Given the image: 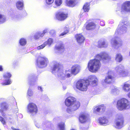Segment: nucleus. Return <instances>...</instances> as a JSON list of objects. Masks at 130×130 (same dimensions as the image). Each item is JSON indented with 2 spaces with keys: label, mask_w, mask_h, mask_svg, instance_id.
Here are the masks:
<instances>
[{
  "label": "nucleus",
  "mask_w": 130,
  "mask_h": 130,
  "mask_svg": "<svg viewBox=\"0 0 130 130\" xmlns=\"http://www.w3.org/2000/svg\"><path fill=\"white\" fill-rule=\"evenodd\" d=\"M110 58L107 53L102 52L96 55L95 58L90 60L88 63L87 68L89 71L91 72L96 73L100 69L101 66L100 60H107Z\"/></svg>",
  "instance_id": "obj_1"
},
{
  "label": "nucleus",
  "mask_w": 130,
  "mask_h": 130,
  "mask_svg": "<svg viewBox=\"0 0 130 130\" xmlns=\"http://www.w3.org/2000/svg\"><path fill=\"white\" fill-rule=\"evenodd\" d=\"M61 65L58 62H55L52 69V72L57 75L61 80H64L66 78H69L72 76V74L71 69L66 70L63 71L61 68Z\"/></svg>",
  "instance_id": "obj_2"
},
{
  "label": "nucleus",
  "mask_w": 130,
  "mask_h": 130,
  "mask_svg": "<svg viewBox=\"0 0 130 130\" xmlns=\"http://www.w3.org/2000/svg\"><path fill=\"white\" fill-rule=\"evenodd\" d=\"M66 105L68 106L67 111L68 112L70 113L74 111L79 107L80 103L76 101V99L73 97L69 96L65 101Z\"/></svg>",
  "instance_id": "obj_3"
},
{
  "label": "nucleus",
  "mask_w": 130,
  "mask_h": 130,
  "mask_svg": "<svg viewBox=\"0 0 130 130\" xmlns=\"http://www.w3.org/2000/svg\"><path fill=\"white\" fill-rule=\"evenodd\" d=\"M117 107L120 110L128 109L130 108V102L127 99L122 98L118 101Z\"/></svg>",
  "instance_id": "obj_4"
},
{
  "label": "nucleus",
  "mask_w": 130,
  "mask_h": 130,
  "mask_svg": "<svg viewBox=\"0 0 130 130\" xmlns=\"http://www.w3.org/2000/svg\"><path fill=\"white\" fill-rule=\"evenodd\" d=\"M129 26V23L127 21H123L122 22L119 24V28L117 29L115 34L120 35L126 32L127 28Z\"/></svg>",
  "instance_id": "obj_5"
},
{
  "label": "nucleus",
  "mask_w": 130,
  "mask_h": 130,
  "mask_svg": "<svg viewBox=\"0 0 130 130\" xmlns=\"http://www.w3.org/2000/svg\"><path fill=\"white\" fill-rule=\"evenodd\" d=\"M89 85V83L88 80L86 81L80 80L77 82L76 86L77 89L80 91H85L87 90Z\"/></svg>",
  "instance_id": "obj_6"
},
{
  "label": "nucleus",
  "mask_w": 130,
  "mask_h": 130,
  "mask_svg": "<svg viewBox=\"0 0 130 130\" xmlns=\"http://www.w3.org/2000/svg\"><path fill=\"white\" fill-rule=\"evenodd\" d=\"M113 73L111 70H109L108 73V75L105 77L104 79L101 81V83L103 85L106 84H109L111 83L113 80L114 77L113 76Z\"/></svg>",
  "instance_id": "obj_7"
},
{
  "label": "nucleus",
  "mask_w": 130,
  "mask_h": 130,
  "mask_svg": "<svg viewBox=\"0 0 130 130\" xmlns=\"http://www.w3.org/2000/svg\"><path fill=\"white\" fill-rule=\"evenodd\" d=\"M37 62L39 67L42 68L47 66L48 61L47 58L45 57L39 56L38 58Z\"/></svg>",
  "instance_id": "obj_8"
},
{
  "label": "nucleus",
  "mask_w": 130,
  "mask_h": 130,
  "mask_svg": "<svg viewBox=\"0 0 130 130\" xmlns=\"http://www.w3.org/2000/svg\"><path fill=\"white\" fill-rule=\"evenodd\" d=\"M27 112L31 114H35L38 111V108L36 104L33 103H29L27 107Z\"/></svg>",
  "instance_id": "obj_9"
},
{
  "label": "nucleus",
  "mask_w": 130,
  "mask_h": 130,
  "mask_svg": "<svg viewBox=\"0 0 130 130\" xmlns=\"http://www.w3.org/2000/svg\"><path fill=\"white\" fill-rule=\"evenodd\" d=\"M114 126L117 129L121 128L123 126V119L122 115L117 116Z\"/></svg>",
  "instance_id": "obj_10"
},
{
  "label": "nucleus",
  "mask_w": 130,
  "mask_h": 130,
  "mask_svg": "<svg viewBox=\"0 0 130 130\" xmlns=\"http://www.w3.org/2000/svg\"><path fill=\"white\" fill-rule=\"evenodd\" d=\"M11 75L10 73H5L3 75V77L4 79V82L2 83L3 85H9L11 84L12 82L10 78Z\"/></svg>",
  "instance_id": "obj_11"
},
{
  "label": "nucleus",
  "mask_w": 130,
  "mask_h": 130,
  "mask_svg": "<svg viewBox=\"0 0 130 130\" xmlns=\"http://www.w3.org/2000/svg\"><path fill=\"white\" fill-rule=\"evenodd\" d=\"M118 39L117 37H115L114 38L112 39L111 41L112 46L116 48L121 46L122 44V41L120 40H117Z\"/></svg>",
  "instance_id": "obj_12"
},
{
  "label": "nucleus",
  "mask_w": 130,
  "mask_h": 130,
  "mask_svg": "<svg viewBox=\"0 0 130 130\" xmlns=\"http://www.w3.org/2000/svg\"><path fill=\"white\" fill-rule=\"evenodd\" d=\"M43 129L44 130H53L54 129L53 125L51 122L48 121L43 122Z\"/></svg>",
  "instance_id": "obj_13"
},
{
  "label": "nucleus",
  "mask_w": 130,
  "mask_h": 130,
  "mask_svg": "<svg viewBox=\"0 0 130 130\" xmlns=\"http://www.w3.org/2000/svg\"><path fill=\"white\" fill-rule=\"evenodd\" d=\"M98 122L101 125L104 126H106L109 124L108 120L105 116L99 117Z\"/></svg>",
  "instance_id": "obj_14"
},
{
  "label": "nucleus",
  "mask_w": 130,
  "mask_h": 130,
  "mask_svg": "<svg viewBox=\"0 0 130 130\" xmlns=\"http://www.w3.org/2000/svg\"><path fill=\"white\" fill-rule=\"evenodd\" d=\"M57 19L58 20L63 21L66 19L68 17V14L63 12L58 13L56 15Z\"/></svg>",
  "instance_id": "obj_15"
},
{
  "label": "nucleus",
  "mask_w": 130,
  "mask_h": 130,
  "mask_svg": "<svg viewBox=\"0 0 130 130\" xmlns=\"http://www.w3.org/2000/svg\"><path fill=\"white\" fill-rule=\"evenodd\" d=\"M80 69V67L79 65L75 64L72 66L71 70L72 74L75 76L79 72Z\"/></svg>",
  "instance_id": "obj_16"
},
{
  "label": "nucleus",
  "mask_w": 130,
  "mask_h": 130,
  "mask_svg": "<svg viewBox=\"0 0 130 130\" xmlns=\"http://www.w3.org/2000/svg\"><path fill=\"white\" fill-rule=\"evenodd\" d=\"M122 9L127 12H130V1H126L123 3Z\"/></svg>",
  "instance_id": "obj_17"
},
{
  "label": "nucleus",
  "mask_w": 130,
  "mask_h": 130,
  "mask_svg": "<svg viewBox=\"0 0 130 130\" xmlns=\"http://www.w3.org/2000/svg\"><path fill=\"white\" fill-rule=\"evenodd\" d=\"M0 112L2 113L3 116H5V112L8 108V106L7 104L5 102L2 103L1 104Z\"/></svg>",
  "instance_id": "obj_18"
},
{
  "label": "nucleus",
  "mask_w": 130,
  "mask_h": 130,
  "mask_svg": "<svg viewBox=\"0 0 130 130\" xmlns=\"http://www.w3.org/2000/svg\"><path fill=\"white\" fill-rule=\"evenodd\" d=\"M88 80L89 83L95 85L97 83L98 80L96 76L94 75H90L89 76Z\"/></svg>",
  "instance_id": "obj_19"
},
{
  "label": "nucleus",
  "mask_w": 130,
  "mask_h": 130,
  "mask_svg": "<svg viewBox=\"0 0 130 130\" xmlns=\"http://www.w3.org/2000/svg\"><path fill=\"white\" fill-rule=\"evenodd\" d=\"M105 107L103 105H99L94 108L93 112L95 113L100 112H102L105 111Z\"/></svg>",
  "instance_id": "obj_20"
},
{
  "label": "nucleus",
  "mask_w": 130,
  "mask_h": 130,
  "mask_svg": "<svg viewBox=\"0 0 130 130\" xmlns=\"http://www.w3.org/2000/svg\"><path fill=\"white\" fill-rule=\"evenodd\" d=\"M75 37L77 42L79 43H83L85 40L84 36L81 34L76 35Z\"/></svg>",
  "instance_id": "obj_21"
},
{
  "label": "nucleus",
  "mask_w": 130,
  "mask_h": 130,
  "mask_svg": "<svg viewBox=\"0 0 130 130\" xmlns=\"http://www.w3.org/2000/svg\"><path fill=\"white\" fill-rule=\"evenodd\" d=\"M88 119L87 115L86 114H82L80 115L79 118L80 122L82 123L86 122Z\"/></svg>",
  "instance_id": "obj_22"
},
{
  "label": "nucleus",
  "mask_w": 130,
  "mask_h": 130,
  "mask_svg": "<svg viewBox=\"0 0 130 130\" xmlns=\"http://www.w3.org/2000/svg\"><path fill=\"white\" fill-rule=\"evenodd\" d=\"M96 27L95 24L93 22H90L88 23L86 26V28L88 30H90L95 29Z\"/></svg>",
  "instance_id": "obj_23"
},
{
  "label": "nucleus",
  "mask_w": 130,
  "mask_h": 130,
  "mask_svg": "<svg viewBox=\"0 0 130 130\" xmlns=\"http://www.w3.org/2000/svg\"><path fill=\"white\" fill-rule=\"evenodd\" d=\"M76 0H66L65 3L67 6L71 7H74L76 5Z\"/></svg>",
  "instance_id": "obj_24"
},
{
  "label": "nucleus",
  "mask_w": 130,
  "mask_h": 130,
  "mask_svg": "<svg viewBox=\"0 0 130 130\" xmlns=\"http://www.w3.org/2000/svg\"><path fill=\"white\" fill-rule=\"evenodd\" d=\"M16 6L17 8L19 10H22L23 8V2L22 1H19L16 3Z\"/></svg>",
  "instance_id": "obj_25"
},
{
  "label": "nucleus",
  "mask_w": 130,
  "mask_h": 130,
  "mask_svg": "<svg viewBox=\"0 0 130 130\" xmlns=\"http://www.w3.org/2000/svg\"><path fill=\"white\" fill-rule=\"evenodd\" d=\"M98 46L99 47H106L108 46V43L103 40L100 41L98 42Z\"/></svg>",
  "instance_id": "obj_26"
},
{
  "label": "nucleus",
  "mask_w": 130,
  "mask_h": 130,
  "mask_svg": "<svg viewBox=\"0 0 130 130\" xmlns=\"http://www.w3.org/2000/svg\"><path fill=\"white\" fill-rule=\"evenodd\" d=\"M129 75V72L127 70H125L124 69L121 73H120L117 76L118 77H125L128 76Z\"/></svg>",
  "instance_id": "obj_27"
},
{
  "label": "nucleus",
  "mask_w": 130,
  "mask_h": 130,
  "mask_svg": "<svg viewBox=\"0 0 130 130\" xmlns=\"http://www.w3.org/2000/svg\"><path fill=\"white\" fill-rule=\"evenodd\" d=\"M124 68L123 66L122 65L120 64L117 66L115 68V70L116 71L117 75L123 70Z\"/></svg>",
  "instance_id": "obj_28"
},
{
  "label": "nucleus",
  "mask_w": 130,
  "mask_h": 130,
  "mask_svg": "<svg viewBox=\"0 0 130 130\" xmlns=\"http://www.w3.org/2000/svg\"><path fill=\"white\" fill-rule=\"evenodd\" d=\"M123 90L125 91L128 92L130 90V85L126 83H125L122 85Z\"/></svg>",
  "instance_id": "obj_29"
},
{
  "label": "nucleus",
  "mask_w": 130,
  "mask_h": 130,
  "mask_svg": "<svg viewBox=\"0 0 130 130\" xmlns=\"http://www.w3.org/2000/svg\"><path fill=\"white\" fill-rule=\"evenodd\" d=\"M111 93L113 95H116L118 94L119 92V90L118 88L116 87H111Z\"/></svg>",
  "instance_id": "obj_30"
},
{
  "label": "nucleus",
  "mask_w": 130,
  "mask_h": 130,
  "mask_svg": "<svg viewBox=\"0 0 130 130\" xmlns=\"http://www.w3.org/2000/svg\"><path fill=\"white\" fill-rule=\"evenodd\" d=\"M43 36V34L42 32L38 31L36 32L34 36V38L35 39H38L42 38Z\"/></svg>",
  "instance_id": "obj_31"
},
{
  "label": "nucleus",
  "mask_w": 130,
  "mask_h": 130,
  "mask_svg": "<svg viewBox=\"0 0 130 130\" xmlns=\"http://www.w3.org/2000/svg\"><path fill=\"white\" fill-rule=\"evenodd\" d=\"M55 48L57 50L61 52L64 49V45L63 44L60 43L58 45H57L55 47Z\"/></svg>",
  "instance_id": "obj_32"
},
{
  "label": "nucleus",
  "mask_w": 130,
  "mask_h": 130,
  "mask_svg": "<svg viewBox=\"0 0 130 130\" xmlns=\"http://www.w3.org/2000/svg\"><path fill=\"white\" fill-rule=\"evenodd\" d=\"M53 39L51 38H50L48 39L47 41L44 43L46 46L47 45L49 46H50L53 43Z\"/></svg>",
  "instance_id": "obj_33"
},
{
  "label": "nucleus",
  "mask_w": 130,
  "mask_h": 130,
  "mask_svg": "<svg viewBox=\"0 0 130 130\" xmlns=\"http://www.w3.org/2000/svg\"><path fill=\"white\" fill-rule=\"evenodd\" d=\"M115 60L118 62H120L122 60V57L120 54H118L116 56Z\"/></svg>",
  "instance_id": "obj_34"
},
{
  "label": "nucleus",
  "mask_w": 130,
  "mask_h": 130,
  "mask_svg": "<svg viewBox=\"0 0 130 130\" xmlns=\"http://www.w3.org/2000/svg\"><path fill=\"white\" fill-rule=\"evenodd\" d=\"M64 123L63 122L59 123L58 125V130H64Z\"/></svg>",
  "instance_id": "obj_35"
},
{
  "label": "nucleus",
  "mask_w": 130,
  "mask_h": 130,
  "mask_svg": "<svg viewBox=\"0 0 130 130\" xmlns=\"http://www.w3.org/2000/svg\"><path fill=\"white\" fill-rule=\"evenodd\" d=\"M89 3H86L84 5L83 9L85 12H88L89 9Z\"/></svg>",
  "instance_id": "obj_36"
},
{
  "label": "nucleus",
  "mask_w": 130,
  "mask_h": 130,
  "mask_svg": "<svg viewBox=\"0 0 130 130\" xmlns=\"http://www.w3.org/2000/svg\"><path fill=\"white\" fill-rule=\"evenodd\" d=\"M19 43L21 46H24L26 43V40L24 38H21L19 40Z\"/></svg>",
  "instance_id": "obj_37"
},
{
  "label": "nucleus",
  "mask_w": 130,
  "mask_h": 130,
  "mask_svg": "<svg viewBox=\"0 0 130 130\" xmlns=\"http://www.w3.org/2000/svg\"><path fill=\"white\" fill-rule=\"evenodd\" d=\"M33 94L32 90L29 89L27 91L26 96L27 98H29L32 96Z\"/></svg>",
  "instance_id": "obj_38"
},
{
  "label": "nucleus",
  "mask_w": 130,
  "mask_h": 130,
  "mask_svg": "<svg viewBox=\"0 0 130 130\" xmlns=\"http://www.w3.org/2000/svg\"><path fill=\"white\" fill-rule=\"evenodd\" d=\"M62 3V0H55V4L57 6H60Z\"/></svg>",
  "instance_id": "obj_39"
},
{
  "label": "nucleus",
  "mask_w": 130,
  "mask_h": 130,
  "mask_svg": "<svg viewBox=\"0 0 130 130\" xmlns=\"http://www.w3.org/2000/svg\"><path fill=\"white\" fill-rule=\"evenodd\" d=\"M65 30L64 32L62 33L60 35V36H63L64 35H66L67 33H68L69 31V28L68 27H66L65 28Z\"/></svg>",
  "instance_id": "obj_40"
},
{
  "label": "nucleus",
  "mask_w": 130,
  "mask_h": 130,
  "mask_svg": "<svg viewBox=\"0 0 130 130\" xmlns=\"http://www.w3.org/2000/svg\"><path fill=\"white\" fill-rule=\"evenodd\" d=\"M43 122L42 124L39 123H37L36 124V126L38 128H41L43 129Z\"/></svg>",
  "instance_id": "obj_41"
},
{
  "label": "nucleus",
  "mask_w": 130,
  "mask_h": 130,
  "mask_svg": "<svg viewBox=\"0 0 130 130\" xmlns=\"http://www.w3.org/2000/svg\"><path fill=\"white\" fill-rule=\"evenodd\" d=\"M45 1L46 4L50 5L53 3L54 0H45Z\"/></svg>",
  "instance_id": "obj_42"
},
{
  "label": "nucleus",
  "mask_w": 130,
  "mask_h": 130,
  "mask_svg": "<svg viewBox=\"0 0 130 130\" xmlns=\"http://www.w3.org/2000/svg\"><path fill=\"white\" fill-rule=\"evenodd\" d=\"M46 46L45 45V44L44 43L41 45H40V46H39L37 47V50H40L41 49H43V48H44Z\"/></svg>",
  "instance_id": "obj_43"
},
{
  "label": "nucleus",
  "mask_w": 130,
  "mask_h": 130,
  "mask_svg": "<svg viewBox=\"0 0 130 130\" xmlns=\"http://www.w3.org/2000/svg\"><path fill=\"white\" fill-rule=\"evenodd\" d=\"M0 121L3 124H6V122L4 119L1 117H0Z\"/></svg>",
  "instance_id": "obj_44"
},
{
  "label": "nucleus",
  "mask_w": 130,
  "mask_h": 130,
  "mask_svg": "<svg viewBox=\"0 0 130 130\" xmlns=\"http://www.w3.org/2000/svg\"><path fill=\"white\" fill-rule=\"evenodd\" d=\"M55 32L54 30H51L50 32V34L51 35H53L55 34Z\"/></svg>",
  "instance_id": "obj_45"
},
{
  "label": "nucleus",
  "mask_w": 130,
  "mask_h": 130,
  "mask_svg": "<svg viewBox=\"0 0 130 130\" xmlns=\"http://www.w3.org/2000/svg\"><path fill=\"white\" fill-rule=\"evenodd\" d=\"M48 29H46L44 30L42 32V34H43V36H44L45 33H46L47 32Z\"/></svg>",
  "instance_id": "obj_46"
},
{
  "label": "nucleus",
  "mask_w": 130,
  "mask_h": 130,
  "mask_svg": "<svg viewBox=\"0 0 130 130\" xmlns=\"http://www.w3.org/2000/svg\"><path fill=\"white\" fill-rule=\"evenodd\" d=\"M88 128H87L84 127H82L80 128V130H87Z\"/></svg>",
  "instance_id": "obj_47"
},
{
  "label": "nucleus",
  "mask_w": 130,
  "mask_h": 130,
  "mask_svg": "<svg viewBox=\"0 0 130 130\" xmlns=\"http://www.w3.org/2000/svg\"><path fill=\"white\" fill-rule=\"evenodd\" d=\"M100 25L102 26H104L105 25L104 22L103 21H101L100 23Z\"/></svg>",
  "instance_id": "obj_48"
},
{
  "label": "nucleus",
  "mask_w": 130,
  "mask_h": 130,
  "mask_svg": "<svg viewBox=\"0 0 130 130\" xmlns=\"http://www.w3.org/2000/svg\"><path fill=\"white\" fill-rule=\"evenodd\" d=\"M3 70V66H2L0 65V71H2Z\"/></svg>",
  "instance_id": "obj_49"
},
{
  "label": "nucleus",
  "mask_w": 130,
  "mask_h": 130,
  "mask_svg": "<svg viewBox=\"0 0 130 130\" xmlns=\"http://www.w3.org/2000/svg\"><path fill=\"white\" fill-rule=\"evenodd\" d=\"M38 90H40V91H42V87H38Z\"/></svg>",
  "instance_id": "obj_50"
},
{
  "label": "nucleus",
  "mask_w": 130,
  "mask_h": 130,
  "mask_svg": "<svg viewBox=\"0 0 130 130\" xmlns=\"http://www.w3.org/2000/svg\"><path fill=\"white\" fill-rule=\"evenodd\" d=\"M31 78L34 79V76H30L28 77V79L29 80H30Z\"/></svg>",
  "instance_id": "obj_51"
},
{
  "label": "nucleus",
  "mask_w": 130,
  "mask_h": 130,
  "mask_svg": "<svg viewBox=\"0 0 130 130\" xmlns=\"http://www.w3.org/2000/svg\"><path fill=\"white\" fill-rule=\"evenodd\" d=\"M127 95L128 98H130V92L128 93Z\"/></svg>",
  "instance_id": "obj_52"
},
{
  "label": "nucleus",
  "mask_w": 130,
  "mask_h": 130,
  "mask_svg": "<svg viewBox=\"0 0 130 130\" xmlns=\"http://www.w3.org/2000/svg\"><path fill=\"white\" fill-rule=\"evenodd\" d=\"M70 93H67L66 94V95L67 96H68L69 95H70Z\"/></svg>",
  "instance_id": "obj_53"
},
{
  "label": "nucleus",
  "mask_w": 130,
  "mask_h": 130,
  "mask_svg": "<svg viewBox=\"0 0 130 130\" xmlns=\"http://www.w3.org/2000/svg\"><path fill=\"white\" fill-rule=\"evenodd\" d=\"M70 130H75V129H74V128H72L71 129H70Z\"/></svg>",
  "instance_id": "obj_54"
},
{
  "label": "nucleus",
  "mask_w": 130,
  "mask_h": 130,
  "mask_svg": "<svg viewBox=\"0 0 130 130\" xmlns=\"http://www.w3.org/2000/svg\"><path fill=\"white\" fill-rule=\"evenodd\" d=\"M19 115H21V116H22V115H21V114H20Z\"/></svg>",
  "instance_id": "obj_55"
},
{
  "label": "nucleus",
  "mask_w": 130,
  "mask_h": 130,
  "mask_svg": "<svg viewBox=\"0 0 130 130\" xmlns=\"http://www.w3.org/2000/svg\"><path fill=\"white\" fill-rule=\"evenodd\" d=\"M129 56H130V52H129Z\"/></svg>",
  "instance_id": "obj_56"
}]
</instances>
